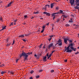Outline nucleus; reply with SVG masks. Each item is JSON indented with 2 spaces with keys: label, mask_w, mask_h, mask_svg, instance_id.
<instances>
[{
  "label": "nucleus",
  "mask_w": 79,
  "mask_h": 79,
  "mask_svg": "<svg viewBox=\"0 0 79 79\" xmlns=\"http://www.w3.org/2000/svg\"><path fill=\"white\" fill-rule=\"evenodd\" d=\"M22 53L20 55V57H21L22 56L24 57V59L25 60H27V58H28V55H31L32 54V52H28V53H26L24 52V51H22Z\"/></svg>",
  "instance_id": "obj_1"
},
{
  "label": "nucleus",
  "mask_w": 79,
  "mask_h": 79,
  "mask_svg": "<svg viewBox=\"0 0 79 79\" xmlns=\"http://www.w3.org/2000/svg\"><path fill=\"white\" fill-rule=\"evenodd\" d=\"M69 47L70 48V46H69H69L65 49L64 52H66H66H67V53L71 52L72 51V50H71V49H69Z\"/></svg>",
  "instance_id": "obj_2"
},
{
  "label": "nucleus",
  "mask_w": 79,
  "mask_h": 79,
  "mask_svg": "<svg viewBox=\"0 0 79 79\" xmlns=\"http://www.w3.org/2000/svg\"><path fill=\"white\" fill-rule=\"evenodd\" d=\"M56 15H58V13H55L51 14L53 18V20H54V19H55V16H56Z\"/></svg>",
  "instance_id": "obj_3"
},
{
  "label": "nucleus",
  "mask_w": 79,
  "mask_h": 79,
  "mask_svg": "<svg viewBox=\"0 0 79 79\" xmlns=\"http://www.w3.org/2000/svg\"><path fill=\"white\" fill-rule=\"evenodd\" d=\"M73 6H75V5H76V6H75L74 7V8H76L77 9V10H79V6H77V3L76 2V3L74 4H74H73Z\"/></svg>",
  "instance_id": "obj_4"
},
{
  "label": "nucleus",
  "mask_w": 79,
  "mask_h": 79,
  "mask_svg": "<svg viewBox=\"0 0 79 79\" xmlns=\"http://www.w3.org/2000/svg\"><path fill=\"white\" fill-rule=\"evenodd\" d=\"M53 47V43H50V45H48V49H50L51 47Z\"/></svg>",
  "instance_id": "obj_5"
},
{
  "label": "nucleus",
  "mask_w": 79,
  "mask_h": 79,
  "mask_svg": "<svg viewBox=\"0 0 79 79\" xmlns=\"http://www.w3.org/2000/svg\"><path fill=\"white\" fill-rule=\"evenodd\" d=\"M69 39H68V38H66L64 39V42L65 43V44H67V42H68V41Z\"/></svg>",
  "instance_id": "obj_6"
},
{
  "label": "nucleus",
  "mask_w": 79,
  "mask_h": 79,
  "mask_svg": "<svg viewBox=\"0 0 79 79\" xmlns=\"http://www.w3.org/2000/svg\"><path fill=\"white\" fill-rule=\"evenodd\" d=\"M70 3L72 6L73 5V4L74 3V0H70Z\"/></svg>",
  "instance_id": "obj_7"
},
{
  "label": "nucleus",
  "mask_w": 79,
  "mask_h": 79,
  "mask_svg": "<svg viewBox=\"0 0 79 79\" xmlns=\"http://www.w3.org/2000/svg\"><path fill=\"white\" fill-rule=\"evenodd\" d=\"M43 61H47V56H45L44 57H43Z\"/></svg>",
  "instance_id": "obj_8"
},
{
  "label": "nucleus",
  "mask_w": 79,
  "mask_h": 79,
  "mask_svg": "<svg viewBox=\"0 0 79 79\" xmlns=\"http://www.w3.org/2000/svg\"><path fill=\"white\" fill-rule=\"evenodd\" d=\"M70 46V48L71 49V48L73 47V46H74V44L72 43L69 44Z\"/></svg>",
  "instance_id": "obj_9"
},
{
  "label": "nucleus",
  "mask_w": 79,
  "mask_h": 79,
  "mask_svg": "<svg viewBox=\"0 0 79 79\" xmlns=\"http://www.w3.org/2000/svg\"><path fill=\"white\" fill-rule=\"evenodd\" d=\"M51 56H52V54H50L48 56V53L46 55V56L48 57V59H49L51 57Z\"/></svg>",
  "instance_id": "obj_10"
},
{
  "label": "nucleus",
  "mask_w": 79,
  "mask_h": 79,
  "mask_svg": "<svg viewBox=\"0 0 79 79\" xmlns=\"http://www.w3.org/2000/svg\"><path fill=\"white\" fill-rule=\"evenodd\" d=\"M13 3V2H10L9 3V4L7 5V6H6V7H7V8H8V7H10V6L11 5V3Z\"/></svg>",
  "instance_id": "obj_11"
},
{
  "label": "nucleus",
  "mask_w": 79,
  "mask_h": 79,
  "mask_svg": "<svg viewBox=\"0 0 79 79\" xmlns=\"http://www.w3.org/2000/svg\"><path fill=\"white\" fill-rule=\"evenodd\" d=\"M63 11L62 10H59V12H57V13L58 14H60L63 13Z\"/></svg>",
  "instance_id": "obj_12"
},
{
  "label": "nucleus",
  "mask_w": 79,
  "mask_h": 79,
  "mask_svg": "<svg viewBox=\"0 0 79 79\" xmlns=\"http://www.w3.org/2000/svg\"><path fill=\"white\" fill-rule=\"evenodd\" d=\"M55 4H54L53 3H52V4H51V8H53V6L55 5H54Z\"/></svg>",
  "instance_id": "obj_13"
},
{
  "label": "nucleus",
  "mask_w": 79,
  "mask_h": 79,
  "mask_svg": "<svg viewBox=\"0 0 79 79\" xmlns=\"http://www.w3.org/2000/svg\"><path fill=\"white\" fill-rule=\"evenodd\" d=\"M76 2L77 4V6H79V0H76Z\"/></svg>",
  "instance_id": "obj_14"
},
{
  "label": "nucleus",
  "mask_w": 79,
  "mask_h": 79,
  "mask_svg": "<svg viewBox=\"0 0 79 79\" xmlns=\"http://www.w3.org/2000/svg\"><path fill=\"white\" fill-rule=\"evenodd\" d=\"M40 13V11L39 10H38L36 11L35 12H34V14H35L36 15L37 14H39Z\"/></svg>",
  "instance_id": "obj_15"
},
{
  "label": "nucleus",
  "mask_w": 79,
  "mask_h": 79,
  "mask_svg": "<svg viewBox=\"0 0 79 79\" xmlns=\"http://www.w3.org/2000/svg\"><path fill=\"white\" fill-rule=\"evenodd\" d=\"M6 73V72L5 71L3 72V71H1V74H2V75H3V74L5 73Z\"/></svg>",
  "instance_id": "obj_16"
},
{
  "label": "nucleus",
  "mask_w": 79,
  "mask_h": 79,
  "mask_svg": "<svg viewBox=\"0 0 79 79\" xmlns=\"http://www.w3.org/2000/svg\"><path fill=\"white\" fill-rule=\"evenodd\" d=\"M56 22H57V23H58L59 22H60V19H56Z\"/></svg>",
  "instance_id": "obj_17"
},
{
  "label": "nucleus",
  "mask_w": 79,
  "mask_h": 79,
  "mask_svg": "<svg viewBox=\"0 0 79 79\" xmlns=\"http://www.w3.org/2000/svg\"><path fill=\"white\" fill-rule=\"evenodd\" d=\"M24 37V35H20V38H23V37Z\"/></svg>",
  "instance_id": "obj_18"
},
{
  "label": "nucleus",
  "mask_w": 79,
  "mask_h": 79,
  "mask_svg": "<svg viewBox=\"0 0 79 79\" xmlns=\"http://www.w3.org/2000/svg\"><path fill=\"white\" fill-rule=\"evenodd\" d=\"M79 25H76V26L75 27V29H78V28H79Z\"/></svg>",
  "instance_id": "obj_19"
},
{
  "label": "nucleus",
  "mask_w": 79,
  "mask_h": 79,
  "mask_svg": "<svg viewBox=\"0 0 79 79\" xmlns=\"http://www.w3.org/2000/svg\"><path fill=\"white\" fill-rule=\"evenodd\" d=\"M58 45L59 46H61V45H62V42H61L60 43H59Z\"/></svg>",
  "instance_id": "obj_20"
},
{
  "label": "nucleus",
  "mask_w": 79,
  "mask_h": 79,
  "mask_svg": "<svg viewBox=\"0 0 79 79\" xmlns=\"http://www.w3.org/2000/svg\"><path fill=\"white\" fill-rule=\"evenodd\" d=\"M46 15H47L48 16H50V14L49 13L47 12Z\"/></svg>",
  "instance_id": "obj_21"
},
{
  "label": "nucleus",
  "mask_w": 79,
  "mask_h": 79,
  "mask_svg": "<svg viewBox=\"0 0 79 79\" xmlns=\"http://www.w3.org/2000/svg\"><path fill=\"white\" fill-rule=\"evenodd\" d=\"M69 23H73V21L72 20V19H70V20L69 21Z\"/></svg>",
  "instance_id": "obj_22"
},
{
  "label": "nucleus",
  "mask_w": 79,
  "mask_h": 79,
  "mask_svg": "<svg viewBox=\"0 0 79 79\" xmlns=\"http://www.w3.org/2000/svg\"><path fill=\"white\" fill-rule=\"evenodd\" d=\"M2 29L1 30H3V29H6V26H5V27H2Z\"/></svg>",
  "instance_id": "obj_23"
},
{
  "label": "nucleus",
  "mask_w": 79,
  "mask_h": 79,
  "mask_svg": "<svg viewBox=\"0 0 79 79\" xmlns=\"http://www.w3.org/2000/svg\"><path fill=\"white\" fill-rule=\"evenodd\" d=\"M34 71L32 70H31L30 72V73H31V74H32L33 73H34Z\"/></svg>",
  "instance_id": "obj_24"
},
{
  "label": "nucleus",
  "mask_w": 79,
  "mask_h": 79,
  "mask_svg": "<svg viewBox=\"0 0 79 79\" xmlns=\"http://www.w3.org/2000/svg\"><path fill=\"white\" fill-rule=\"evenodd\" d=\"M35 77L36 79H37L38 78L40 77V76H39V75H36Z\"/></svg>",
  "instance_id": "obj_25"
},
{
  "label": "nucleus",
  "mask_w": 79,
  "mask_h": 79,
  "mask_svg": "<svg viewBox=\"0 0 79 79\" xmlns=\"http://www.w3.org/2000/svg\"><path fill=\"white\" fill-rule=\"evenodd\" d=\"M63 18H67V16L66 15H63Z\"/></svg>",
  "instance_id": "obj_26"
},
{
  "label": "nucleus",
  "mask_w": 79,
  "mask_h": 79,
  "mask_svg": "<svg viewBox=\"0 0 79 79\" xmlns=\"http://www.w3.org/2000/svg\"><path fill=\"white\" fill-rule=\"evenodd\" d=\"M58 42V43H60L61 42V40L59 39V40H58L57 41Z\"/></svg>",
  "instance_id": "obj_27"
},
{
  "label": "nucleus",
  "mask_w": 79,
  "mask_h": 79,
  "mask_svg": "<svg viewBox=\"0 0 79 79\" xmlns=\"http://www.w3.org/2000/svg\"><path fill=\"white\" fill-rule=\"evenodd\" d=\"M70 26V25L69 24H67L65 25V26H66L67 27H68Z\"/></svg>",
  "instance_id": "obj_28"
},
{
  "label": "nucleus",
  "mask_w": 79,
  "mask_h": 79,
  "mask_svg": "<svg viewBox=\"0 0 79 79\" xmlns=\"http://www.w3.org/2000/svg\"><path fill=\"white\" fill-rule=\"evenodd\" d=\"M45 6H48V7L50 8V5H45Z\"/></svg>",
  "instance_id": "obj_29"
},
{
  "label": "nucleus",
  "mask_w": 79,
  "mask_h": 79,
  "mask_svg": "<svg viewBox=\"0 0 79 79\" xmlns=\"http://www.w3.org/2000/svg\"><path fill=\"white\" fill-rule=\"evenodd\" d=\"M42 71H43V70L41 69L39 70V72L40 73H41V72H42Z\"/></svg>",
  "instance_id": "obj_30"
},
{
  "label": "nucleus",
  "mask_w": 79,
  "mask_h": 79,
  "mask_svg": "<svg viewBox=\"0 0 79 79\" xmlns=\"http://www.w3.org/2000/svg\"><path fill=\"white\" fill-rule=\"evenodd\" d=\"M68 41H69V42H70V43H72V42H73L72 41V40H69V39L68 40Z\"/></svg>",
  "instance_id": "obj_31"
},
{
  "label": "nucleus",
  "mask_w": 79,
  "mask_h": 79,
  "mask_svg": "<svg viewBox=\"0 0 79 79\" xmlns=\"http://www.w3.org/2000/svg\"><path fill=\"white\" fill-rule=\"evenodd\" d=\"M55 50H54L52 51V53L51 54H52H52H53V52H55Z\"/></svg>",
  "instance_id": "obj_32"
},
{
  "label": "nucleus",
  "mask_w": 79,
  "mask_h": 79,
  "mask_svg": "<svg viewBox=\"0 0 79 79\" xmlns=\"http://www.w3.org/2000/svg\"><path fill=\"white\" fill-rule=\"evenodd\" d=\"M50 72L51 73H53V72H54V70H51Z\"/></svg>",
  "instance_id": "obj_33"
},
{
  "label": "nucleus",
  "mask_w": 79,
  "mask_h": 79,
  "mask_svg": "<svg viewBox=\"0 0 79 79\" xmlns=\"http://www.w3.org/2000/svg\"><path fill=\"white\" fill-rule=\"evenodd\" d=\"M9 73H10L11 74H14V73H13V72H9Z\"/></svg>",
  "instance_id": "obj_34"
},
{
  "label": "nucleus",
  "mask_w": 79,
  "mask_h": 79,
  "mask_svg": "<svg viewBox=\"0 0 79 79\" xmlns=\"http://www.w3.org/2000/svg\"><path fill=\"white\" fill-rule=\"evenodd\" d=\"M74 47H72V48H71L70 49H71V50H72V51H73V50H74Z\"/></svg>",
  "instance_id": "obj_35"
},
{
  "label": "nucleus",
  "mask_w": 79,
  "mask_h": 79,
  "mask_svg": "<svg viewBox=\"0 0 79 79\" xmlns=\"http://www.w3.org/2000/svg\"><path fill=\"white\" fill-rule=\"evenodd\" d=\"M19 59H16V63H17V62H18V61H19Z\"/></svg>",
  "instance_id": "obj_36"
},
{
  "label": "nucleus",
  "mask_w": 79,
  "mask_h": 79,
  "mask_svg": "<svg viewBox=\"0 0 79 79\" xmlns=\"http://www.w3.org/2000/svg\"><path fill=\"white\" fill-rule=\"evenodd\" d=\"M76 48H74L73 50L74 52H76Z\"/></svg>",
  "instance_id": "obj_37"
},
{
  "label": "nucleus",
  "mask_w": 79,
  "mask_h": 79,
  "mask_svg": "<svg viewBox=\"0 0 79 79\" xmlns=\"http://www.w3.org/2000/svg\"><path fill=\"white\" fill-rule=\"evenodd\" d=\"M13 22H12V23H11L10 24V26H13Z\"/></svg>",
  "instance_id": "obj_38"
},
{
  "label": "nucleus",
  "mask_w": 79,
  "mask_h": 79,
  "mask_svg": "<svg viewBox=\"0 0 79 79\" xmlns=\"http://www.w3.org/2000/svg\"><path fill=\"white\" fill-rule=\"evenodd\" d=\"M43 29H45V26H44L42 27Z\"/></svg>",
  "instance_id": "obj_39"
},
{
  "label": "nucleus",
  "mask_w": 79,
  "mask_h": 79,
  "mask_svg": "<svg viewBox=\"0 0 79 79\" xmlns=\"http://www.w3.org/2000/svg\"><path fill=\"white\" fill-rule=\"evenodd\" d=\"M50 38H52V37H53V35H50Z\"/></svg>",
  "instance_id": "obj_40"
},
{
  "label": "nucleus",
  "mask_w": 79,
  "mask_h": 79,
  "mask_svg": "<svg viewBox=\"0 0 79 79\" xmlns=\"http://www.w3.org/2000/svg\"><path fill=\"white\" fill-rule=\"evenodd\" d=\"M42 46H41V45H40V47H39V49H40H40H41V48H42Z\"/></svg>",
  "instance_id": "obj_41"
},
{
  "label": "nucleus",
  "mask_w": 79,
  "mask_h": 79,
  "mask_svg": "<svg viewBox=\"0 0 79 79\" xmlns=\"http://www.w3.org/2000/svg\"><path fill=\"white\" fill-rule=\"evenodd\" d=\"M52 38H50L48 39V40H49V41H50V40H52Z\"/></svg>",
  "instance_id": "obj_42"
},
{
  "label": "nucleus",
  "mask_w": 79,
  "mask_h": 79,
  "mask_svg": "<svg viewBox=\"0 0 79 79\" xmlns=\"http://www.w3.org/2000/svg\"><path fill=\"white\" fill-rule=\"evenodd\" d=\"M0 66H1V67H3V66H4V65L3 64H2V65H0Z\"/></svg>",
  "instance_id": "obj_43"
},
{
  "label": "nucleus",
  "mask_w": 79,
  "mask_h": 79,
  "mask_svg": "<svg viewBox=\"0 0 79 79\" xmlns=\"http://www.w3.org/2000/svg\"><path fill=\"white\" fill-rule=\"evenodd\" d=\"M27 17V15H25L24 16V17L25 18H26Z\"/></svg>",
  "instance_id": "obj_44"
},
{
  "label": "nucleus",
  "mask_w": 79,
  "mask_h": 79,
  "mask_svg": "<svg viewBox=\"0 0 79 79\" xmlns=\"http://www.w3.org/2000/svg\"><path fill=\"white\" fill-rule=\"evenodd\" d=\"M6 45L7 47H8V46H10V44H7Z\"/></svg>",
  "instance_id": "obj_45"
},
{
  "label": "nucleus",
  "mask_w": 79,
  "mask_h": 79,
  "mask_svg": "<svg viewBox=\"0 0 79 79\" xmlns=\"http://www.w3.org/2000/svg\"><path fill=\"white\" fill-rule=\"evenodd\" d=\"M9 39H8V38H7V40H6V42H8V41H9Z\"/></svg>",
  "instance_id": "obj_46"
},
{
  "label": "nucleus",
  "mask_w": 79,
  "mask_h": 79,
  "mask_svg": "<svg viewBox=\"0 0 79 79\" xmlns=\"http://www.w3.org/2000/svg\"><path fill=\"white\" fill-rule=\"evenodd\" d=\"M43 13H44V14H46V15H47V12H44Z\"/></svg>",
  "instance_id": "obj_47"
},
{
  "label": "nucleus",
  "mask_w": 79,
  "mask_h": 79,
  "mask_svg": "<svg viewBox=\"0 0 79 79\" xmlns=\"http://www.w3.org/2000/svg\"><path fill=\"white\" fill-rule=\"evenodd\" d=\"M75 54L76 55H77V54H79V52H77L76 53H75Z\"/></svg>",
  "instance_id": "obj_48"
},
{
  "label": "nucleus",
  "mask_w": 79,
  "mask_h": 79,
  "mask_svg": "<svg viewBox=\"0 0 79 79\" xmlns=\"http://www.w3.org/2000/svg\"><path fill=\"white\" fill-rule=\"evenodd\" d=\"M22 40H23V41H24L25 42H26V40H25V39H22Z\"/></svg>",
  "instance_id": "obj_49"
},
{
  "label": "nucleus",
  "mask_w": 79,
  "mask_h": 79,
  "mask_svg": "<svg viewBox=\"0 0 79 79\" xmlns=\"http://www.w3.org/2000/svg\"><path fill=\"white\" fill-rule=\"evenodd\" d=\"M15 40H13V43L15 44Z\"/></svg>",
  "instance_id": "obj_50"
},
{
  "label": "nucleus",
  "mask_w": 79,
  "mask_h": 79,
  "mask_svg": "<svg viewBox=\"0 0 79 79\" xmlns=\"http://www.w3.org/2000/svg\"><path fill=\"white\" fill-rule=\"evenodd\" d=\"M44 11H47V9H46V8H45Z\"/></svg>",
  "instance_id": "obj_51"
},
{
  "label": "nucleus",
  "mask_w": 79,
  "mask_h": 79,
  "mask_svg": "<svg viewBox=\"0 0 79 79\" xmlns=\"http://www.w3.org/2000/svg\"><path fill=\"white\" fill-rule=\"evenodd\" d=\"M31 19H33V18H34V16H32L31 17Z\"/></svg>",
  "instance_id": "obj_52"
},
{
  "label": "nucleus",
  "mask_w": 79,
  "mask_h": 79,
  "mask_svg": "<svg viewBox=\"0 0 79 79\" xmlns=\"http://www.w3.org/2000/svg\"><path fill=\"white\" fill-rule=\"evenodd\" d=\"M30 79H33V78H32V77H30L29 78Z\"/></svg>",
  "instance_id": "obj_53"
},
{
  "label": "nucleus",
  "mask_w": 79,
  "mask_h": 79,
  "mask_svg": "<svg viewBox=\"0 0 79 79\" xmlns=\"http://www.w3.org/2000/svg\"><path fill=\"white\" fill-rule=\"evenodd\" d=\"M55 48H56L55 47L53 46V50H54V49H55Z\"/></svg>",
  "instance_id": "obj_54"
},
{
  "label": "nucleus",
  "mask_w": 79,
  "mask_h": 79,
  "mask_svg": "<svg viewBox=\"0 0 79 79\" xmlns=\"http://www.w3.org/2000/svg\"><path fill=\"white\" fill-rule=\"evenodd\" d=\"M67 60L66 59V60H64V62H67Z\"/></svg>",
  "instance_id": "obj_55"
},
{
  "label": "nucleus",
  "mask_w": 79,
  "mask_h": 79,
  "mask_svg": "<svg viewBox=\"0 0 79 79\" xmlns=\"http://www.w3.org/2000/svg\"><path fill=\"white\" fill-rule=\"evenodd\" d=\"M34 56H35V57H37V56L36 55H34Z\"/></svg>",
  "instance_id": "obj_56"
},
{
  "label": "nucleus",
  "mask_w": 79,
  "mask_h": 79,
  "mask_svg": "<svg viewBox=\"0 0 79 79\" xmlns=\"http://www.w3.org/2000/svg\"><path fill=\"white\" fill-rule=\"evenodd\" d=\"M0 20H1V21H2V17H1Z\"/></svg>",
  "instance_id": "obj_57"
},
{
  "label": "nucleus",
  "mask_w": 79,
  "mask_h": 79,
  "mask_svg": "<svg viewBox=\"0 0 79 79\" xmlns=\"http://www.w3.org/2000/svg\"><path fill=\"white\" fill-rule=\"evenodd\" d=\"M43 48L44 49H45V48H46V47L43 46Z\"/></svg>",
  "instance_id": "obj_58"
},
{
  "label": "nucleus",
  "mask_w": 79,
  "mask_h": 79,
  "mask_svg": "<svg viewBox=\"0 0 79 79\" xmlns=\"http://www.w3.org/2000/svg\"><path fill=\"white\" fill-rule=\"evenodd\" d=\"M44 18H40V19H42V20H43Z\"/></svg>",
  "instance_id": "obj_59"
},
{
  "label": "nucleus",
  "mask_w": 79,
  "mask_h": 79,
  "mask_svg": "<svg viewBox=\"0 0 79 79\" xmlns=\"http://www.w3.org/2000/svg\"><path fill=\"white\" fill-rule=\"evenodd\" d=\"M54 27V26H52V30H53V27Z\"/></svg>",
  "instance_id": "obj_60"
},
{
  "label": "nucleus",
  "mask_w": 79,
  "mask_h": 79,
  "mask_svg": "<svg viewBox=\"0 0 79 79\" xmlns=\"http://www.w3.org/2000/svg\"><path fill=\"white\" fill-rule=\"evenodd\" d=\"M46 24L47 26H48L49 25V23H47Z\"/></svg>",
  "instance_id": "obj_61"
},
{
  "label": "nucleus",
  "mask_w": 79,
  "mask_h": 79,
  "mask_svg": "<svg viewBox=\"0 0 79 79\" xmlns=\"http://www.w3.org/2000/svg\"><path fill=\"white\" fill-rule=\"evenodd\" d=\"M45 30V29L44 28H43V30H42V31H44V30Z\"/></svg>",
  "instance_id": "obj_62"
},
{
  "label": "nucleus",
  "mask_w": 79,
  "mask_h": 79,
  "mask_svg": "<svg viewBox=\"0 0 79 79\" xmlns=\"http://www.w3.org/2000/svg\"><path fill=\"white\" fill-rule=\"evenodd\" d=\"M45 8H46V9H47V6H45Z\"/></svg>",
  "instance_id": "obj_63"
},
{
  "label": "nucleus",
  "mask_w": 79,
  "mask_h": 79,
  "mask_svg": "<svg viewBox=\"0 0 79 79\" xmlns=\"http://www.w3.org/2000/svg\"><path fill=\"white\" fill-rule=\"evenodd\" d=\"M56 10H58V7H56Z\"/></svg>",
  "instance_id": "obj_64"
}]
</instances>
